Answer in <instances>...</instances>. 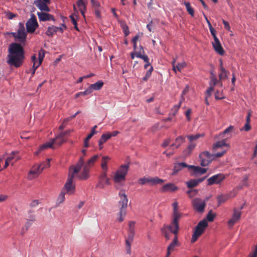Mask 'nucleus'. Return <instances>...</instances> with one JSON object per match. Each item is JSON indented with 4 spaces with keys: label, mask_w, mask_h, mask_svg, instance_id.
Wrapping results in <instances>:
<instances>
[{
    "label": "nucleus",
    "mask_w": 257,
    "mask_h": 257,
    "mask_svg": "<svg viewBox=\"0 0 257 257\" xmlns=\"http://www.w3.org/2000/svg\"><path fill=\"white\" fill-rule=\"evenodd\" d=\"M98 158L99 156L95 155L85 163L84 157H80L76 165L72 166L70 167V171L73 169L74 173H78L82 168V171L78 177L80 180H86L89 177V174L90 168L93 166Z\"/></svg>",
    "instance_id": "1"
},
{
    "label": "nucleus",
    "mask_w": 257,
    "mask_h": 257,
    "mask_svg": "<svg viewBox=\"0 0 257 257\" xmlns=\"http://www.w3.org/2000/svg\"><path fill=\"white\" fill-rule=\"evenodd\" d=\"M181 216H173V219L171 224L169 225H164L161 229L162 232L164 234L167 239H169L167 230L177 235L179 230V220Z\"/></svg>",
    "instance_id": "2"
},
{
    "label": "nucleus",
    "mask_w": 257,
    "mask_h": 257,
    "mask_svg": "<svg viewBox=\"0 0 257 257\" xmlns=\"http://www.w3.org/2000/svg\"><path fill=\"white\" fill-rule=\"evenodd\" d=\"M129 164L122 165L116 171L113 180L115 183H119L125 180V176L128 172Z\"/></svg>",
    "instance_id": "3"
},
{
    "label": "nucleus",
    "mask_w": 257,
    "mask_h": 257,
    "mask_svg": "<svg viewBox=\"0 0 257 257\" xmlns=\"http://www.w3.org/2000/svg\"><path fill=\"white\" fill-rule=\"evenodd\" d=\"M207 226V221L205 219L200 221L198 223L192 235L191 238L192 242H194L197 240L198 238L204 232Z\"/></svg>",
    "instance_id": "4"
},
{
    "label": "nucleus",
    "mask_w": 257,
    "mask_h": 257,
    "mask_svg": "<svg viewBox=\"0 0 257 257\" xmlns=\"http://www.w3.org/2000/svg\"><path fill=\"white\" fill-rule=\"evenodd\" d=\"M17 33L12 32L11 34L15 38L16 41H19L21 43H24L26 40L27 33L25 31L24 25L20 23Z\"/></svg>",
    "instance_id": "5"
},
{
    "label": "nucleus",
    "mask_w": 257,
    "mask_h": 257,
    "mask_svg": "<svg viewBox=\"0 0 257 257\" xmlns=\"http://www.w3.org/2000/svg\"><path fill=\"white\" fill-rule=\"evenodd\" d=\"M74 173L73 169H72L70 171H69V174L67 178V181L64 185V189L66 190V193L69 195L73 194L75 191V185L73 184V180L75 174Z\"/></svg>",
    "instance_id": "6"
},
{
    "label": "nucleus",
    "mask_w": 257,
    "mask_h": 257,
    "mask_svg": "<svg viewBox=\"0 0 257 257\" xmlns=\"http://www.w3.org/2000/svg\"><path fill=\"white\" fill-rule=\"evenodd\" d=\"M164 182V180L159 178L158 177H143L140 178L138 180V183L140 185H145L149 184L150 185H155L158 184H162Z\"/></svg>",
    "instance_id": "7"
},
{
    "label": "nucleus",
    "mask_w": 257,
    "mask_h": 257,
    "mask_svg": "<svg viewBox=\"0 0 257 257\" xmlns=\"http://www.w3.org/2000/svg\"><path fill=\"white\" fill-rule=\"evenodd\" d=\"M8 57L9 59L8 61V63L9 64L14 65L16 67H19L22 63L24 56H20V55L17 54H9Z\"/></svg>",
    "instance_id": "8"
},
{
    "label": "nucleus",
    "mask_w": 257,
    "mask_h": 257,
    "mask_svg": "<svg viewBox=\"0 0 257 257\" xmlns=\"http://www.w3.org/2000/svg\"><path fill=\"white\" fill-rule=\"evenodd\" d=\"M67 27L66 25L64 24H61V26L60 27H56L52 25L48 27L45 34L47 36L52 37L55 34H56L57 32L63 33L64 30Z\"/></svg>",
    "instance_id": "9"
},
{
    "label": "nucleus",
    "mask_w": 257,
    "mask_h": 257,
    "mask_svg": "<svg viewBox=\"0 0 257 257\" xmlns=\"http://www.w3.org/2000/svg\"><path fill=\"white\" fill-rule=\"evenodd\" d=\"M27 31L28 33H32L35 32L38 27V24L37 21L36 16L33 14L31 18L26 23Z\"/></svg>",
    "instance_id": "10"
},
{
    "label": "nucleus",
    "mask_w": 257,
    "mask_h": 257,
    "mask_svg": "<svg viewBox=\"0 0 257 257\" xmlns=\"http://www.w3.org/2000/svg\"><path fill=\"white\" fill-rule=\"evenodd\" d=\"M9 54H17L24 56L23 48L20 44L14 43L10 45L9 49Z\"/></svg>",
    "instance_id": "11"
},
{
    "label": "nucleus",
    "mask_w": 257,
    "mask_h": 257,
    "mask_svg": "<svg viewBox=\"0 0 257 257\" xmlns=\"http://www.w3.org/2000/svg\"><path fill=\"white\" fill-rule=\"evenodd\" d=\"M188 168L190 170V175L195 177L205 174L207 170L206 168H203L194 165H188Z\"/></svg>",
    "instance_id": "12"
},
{
    "label": "nucleus",
    "mask_w": 257,
    "mask_h": 257,
    "mask_svg": "<svg viewBox=\"0 0 257 257\" xmlns=\"http://www.w3.org/2000/svg\"><path fill=\"white\" fill-rule=\"evenodd\" d=\"M109 184V179L107 177V172H102L99 177L98 182L96 185V187L102 189L104 188L105 185Z\"/></svg>",
    "instance_id": "13"
},
{
    "label": "nucleus",
    "mask_w": 257,
    "mask_h": 257,
    "mask_svg": "<svg viewBox=\"0 0 257 257\" xmlns=\"http://www.w3.org/2000/svg\"><path fill=\"white\" fill-rule=\"evenodd\" d=\"M229 148V145L226 143V139H223L221 141L216 142L212 145V149L214 152L216 151L219 149L221 150V152L223 150H226L227 152Z\"/></svg>",
    "instance_id": "14"
},
{
    "label": "nucleus",
    "mask_w": 257,
    "mask_h": 257,
    "mask_svg": "<svg viewBox=\"0 0 257 257\" xmlns=\"http://www.w3.org/2000/svg\"><path fill=\"white\" fill-rule=\"evenodd\" d=\"M226 152V150H223L220 152H217L214 154H210L208 151H204L201 153L200 156L202 157L206 158L207 159H209V161H212L215 158H220L224 155V154Z\"/></svg>",
    "instance_id": "15"
},
{
    "label": "nucleus",
    "mask_w": 257,
    "mask_h": 257,
    "mask_svg": "<svg viewBox=\"0 0 257 257\" xmlns=\"http://www.w3.org/2000/svg\"><path fill=\"white\" fill-rule=\"evenodd\" d=\"M225 179V176L223 174H218L212 176L207 179V185H212L220 183Z\"/></svg>",
    "instance_id": "16"
},
{
    "label": "nucleus",
    "mask_w": 257,
    "mask_h": 257,
    "mask_svg": "<svg viewBox=\"0 0 257 257\" xmlns=\"http://www.w3.org/2000/svg\"><path fill=\"white\" fill-rule=\"evenodd\" d=\"M193 205L197 212L201 213L204 210L206 203L204 201L199 198H196L193 201Z\"/></svg>",
    "instance_id": "17"
},
{
    "label": "nucleus",
    "mask_w": 257,
    "mask_h": 257,
    "mask_svg": "<svg viewBox=\"0 0 257 257\" xmlns=\"http://www.w3.org/2000/svg\"><path fill=\"white\" fill-rule=\"evenodd\" d=\"M119 196L120 200L118 202V204L120 206V209L125 210L128 203L127 195L125 194L124 191L120 190L119 192Z\"/></svg>",
    "instance_id": "18"
},
{
    "label": "nucleus",
    "mask_w": 257,
    "mask_h": 257,
    "mask_svg": "<svg viewBox=\"0 0 257 257\" xmlns=\"http://www.w3.org/2000/svg\"><path fill=\"white\" fill-rule=\"evenodd\" d=\"M241 215V212L234 208L231 218L228 221V225L230 227L233 226L240 219Z\"/></svg>",
    "instance_id": "19"
},
{
    "label": "nucleus",
    "mask_w": 257,
    "mask_h": 257,
    "mask_svg": "<svg viewBox=\"0 0 257 257\" xmlns=\"http://www.w3.org/2000/svg\"><path fill=\"white\" fill-rule=\"evenodd\" d=\"M49 4H50V2H44L43 0H35L34 2V5L40 11L47 12L50 11V9L48 6Z\"/></svg>",
    "instance_id": "20"
},
{
    "label": "nucleus",
    "mask_w": 257,
    "mask_h": 257,
    "mask_svg": "<svg viewBox=\"0 0 257 257\" xmlns=\"http://www.w3.org/2000/svg\"><path fill=\"white\" fill-rule=\"evenodd\" d=\"M37 15L38 16L40 21L45 22L47 21H55L53 15L49 13H44L43 11L41 12H37Z\"/></svg>",
    "instance_id": "21"
},
{
    "label": "nucleus",
    "mask_w": 257,
    "mask_h": 257,
    "mask_svg": "<svg viewBox=\"0 0 257 257\" xmlns=\"http://www.w3.org/2000/svg\"><path fill=\"white\" fill-rule=\"evenodd\" d=\"M41 167V166L38 165L34 166L29 174L28 178L30 180H32L37 177L42 172V169H40Z\"/></svg>",
    "instance_id": "22"
},
{
    "label": "nucleus",
    "mask_w": 257,
    "mask_h": 257,
    "mask_svg": "<svg viewBox=\"0 0 257 257\" xmlns=\"http://www.w3.org/2000/svg\"><path fill=\"white\" fill-rule=\"evenodd\" d=\"M213 47L216 53L220 55H223L224 53V50L218 38H216L212 42Z\"/></svg>",
    "instance_id": "23"
},
{
    "label": "nucleus",
    "mask_w": 257,
    "mask_h": 257,
    "mask_svg": "<svg viewBox=\"0 0 257 257\" xmlns=\"http://www.w3.org/2000/svg\"><path fill=\"white\" fill-rule=\"evenodd\" d=\"M206 177H204L197 179H192L187 181L186 183L187 187L188 188H193L197 186L200 183L206 179Z\"/></svg>",
    "instance_id": "24"
},
{
    "label": "nucleus",
    "mask_w": 257,
    "mask_h": 257,
    "mask_svg": "<svg viewBox=\"0 0 257 257\" xmlns=\"http://www.w3.org/2000/svg\"><path fill=\"white\" fill-rule=\"evenodd\" d=\"M188 165L184 162H181L179 163H176L174 164V168L173 169V172L172 175H176L179 171L182 170L183 168H188Z\"/></svg>",
    "instance_id": "25"
},
{
    "label": "nucleus",
    "mask_w": 257,
    "mask_h": 257,
    "mask_svg": "<svg viewBox=\"0 0 257 257\" xmlns=\"http://www.w3.org/2000/svg\"><path fill=\"white\" fill-rule=\"evenodd\" d=\"M178 190V188L173 183L166 184L162 188V192H175Z\"/></svg>",
    "instance_id": "26"
},
{
    "label": "nucleus",
    "mask_w": 257,
    "mask_h": 257,
    "mask_svg": "<svg viewBox=\"0 0 257 257\" xmlns=\"http://www.w3.org/2000/svg\"><path fill=\"white\" fill-rule=\"evenodd\" d=\"M220 71V72L219 74V86L222 87V81L228 78V74H229V72L227 71L225 68H221V70Z\"/></svg>",
    "instance_id": "27"
},
{
    "label": "nucleus",
    "mask_w": 257,
    "mask_h": 257,
    "mask_svg": "<svg viewBox=\"0 0 257 257\" xmlns=\"http://www.w3.org/2000/svg\"><path fill=\"white\" fill-rule=\"evenodd\" d=\"M178 243V239L177 235H175L174 239H173L172 243L168 246L167 248V253L166 257H169L172 251L174 250L175 247L177 245Z\"/></svg>",
    "instance_id": "28"
},
{
    "label": "nucleus",
    "mask_w": 257,
    "mask_h": 257,
    "mask_svg": "<svg viewBox=\"0 0 257 257\" xmlns=\"http://www.w3.org/2000/svg\"><path fill=\"white\" fill-rule=\"evenodd\" d=\"M185 137L183 136H179L175 139V143L173 144L171 146L170 148L175 147L176 149L178 148L185 141Z\"/></svg>",
    "instance_id": "29"
},
{
    "label": "nucleus",
    "mask_w": 257,
    "mask_h": 257,
    "mask_svg": "<svg viewBox=\"0 0 257 257\" xmlns=\"http://www.w3.org/2000/svg\"><path fill=\"white\" fill-rule=\"evenodd\" d=\"M110 159V158L107 156L102 157L101 163V167L103 170L102 172H107L108 170L107 163Z\"/></svg>",
    "instance_id": "30"
},
{
    "label": "nucleus",
    "mask_w": 257,
    "mask_h": 257,
    "mask_svg": "<svg viewBox=\"0 0 257 257\" xmlns=\"http://www.w3.org/2000/svg\"><path fill=\"white\" fill-rule=\"evenodd\" d=\"M103 82L101 81H98L96 83L91 84L89 87L91 89V91L93 90H100L103 85Z\"/></svg>",
    "instance_id": "31"
},
{
    "label": "nucleus",
    "mask_w": 257,
    "mask_h": 257,
    "mask_svg": "<svg viewBox=\"0 0 257 257\" xmlns=\"http://www.w3.org/2000/svg\"><path fill=\"white\" fill-rule=\"evenodd\" d=\"M77 4L81 14L84 16L86 11L85 3L82 0H78Z\"/></svg>",
    "instance_id": "32"
},
{
    "label": "nucleus",
    "mask_w": 257,
    "mask_h": 257,
    "mask_svg": "<svg viewBox=\"0 0 257 257\" xmlns=\"http://www.w3.org/2000/svg\"><path fill=\"white\" fill-rule=\"evenodd\" d=\"M229 197V195H220L217 196V200L218 203V206H219L220 204L224 203L226 201H227Z\"/></svg>",
    "instance_id": "33"
},
{
    "label": "nucleus",
    "mask_w": 257,
    "mask_h": 257,
    "mask_svg": "<svg viewBox=\"0 0 257 257\" xmlns=\"http://www.w3.org/2000/svg\"><path fill=\"white\" fill-rule=\"evenodd\" d=\"M135 222L133 221H131L129 222V227L128 230V235H131V237L132 236H134L135 235Z\"/></svg>",
    "instance_id": "34"
},
{
    "label": "nucleus",
    "mask_w": 257,
    "mask_h": 257,
    "mask_svg": "<svg viewBox=\"0 0 257 257\" xmlns=\"http://www.w3.org/2000/svg\"><path fill=\"white\" fill-rule=\"evenodd\" d=\"M204 134H196L195 135H188L187 136V138L190 142H193L194 141L196 140L201 137H204Z\"/></svg>",
    "instance_id": "35"
},
{
    "label": "nucleus",
    "mask_w": 257,
    "mask_h": 257,
    "mask_svg": "<svg viewBox=\"0 0 257 257\" xmlns=\"http://www.w3.org/2000/svg\"><path fill=\"white\" fill-rule=\"evenodd\" d=\"M134 237V236H132L131 237V235H128L127 238L125 240V244L127 247V252L128 253H131V243L133 240Z\"/></svg>",
    "instance_id": "36"
},
{
    "label": "nucleus",
    "mask_w": 257,
    "mask_h": 257,
    "mask_svg": "<svg viewBox=\"0 0 257 257\" xmlns=\"http://www.w3.org/2000/svg\"><path fill=\"white\" fill-rule=\"evenodd\" d=\"M62 135L59 134L55 139V144L57 145L58 146L61 145L62 144H63L64 142H65L66 140L65 139V138L62 136Z\"/></svg>",
    "instance_id": "37"
},
{
    "label": "nucleus",
    "mask_w": 257,
    "mask_h": 257,
    "mask_svg": "<svg viewBox=\"0 0 257 257\" xmlns=\"http://www.w3.org/2000/svg\"><path fill=\"white\" fill-rule=\"evenodd\" d=\"M184 4L185 6V7L186 8V10H187V12L189 13V14L192 17H194V10L191 7L190 3L185 2L184 3Z\"/></svg>",
    "instance_id": "38"
},
{
    "label": "nucleus",
    "mask_w": 257,
    "mask_h": 257,
    "mask_svg": "<svg viewBox=\"0 0 257 257\" xmlns=\"http://www.w3.org/2000/svg\"><path fill=\"white\" fill-rule=\"evenodd\" d=\"M54 144H55V142L54 139H53L50 142H48L42 145L40 148V151L44 150L46 148H53V146Z\"/></svg>",
    "instance_id": "39"
},
{
    "label": "nucleus",
    "mask_w": 257,
    "mask_h": 257,
    "mask_svg": "<svg viewBox=\"0 0 257 257\" xmlns=\"http://www.w3.org/2000/svg\"><path fill=\"white\" fill-rule=\"evenodd\" d=\"M199 158L201 160L200 165L203 167L208 166L212 162V161H209V159H207L206 158H204V157L200 156V154L199 155Z\"/></svg>",
    "instance_id": "40"
},
{
    "label": "nucleus",
    "mask_w": 257,
    "mask_h": 257,
    "mask_svg": "<svg viewBox=\"0 0 257 257\" xmlns=\"http://www.w3.org/2000/svg\"><path fill=\"white\" fill-rule=\"evenodd\" d=\"M172 206L173 207V216H181V213L179 212L178 211V203L177 202H174L172 204Z\"/></svg>",
    "instance_id": "41"
},
{
    "label": "nucleus",
    "mask_w": 257,
    "mask_h": 257,
    "mask_svg": "<svg viewBox=\"0 0 257 257\" xmlns=\"http://www.w3.org/2000/svg\"><path fill=\"white\" fill-rule=\"evenodd\" d=\"M109 139L110 136H109L107 133L106 134H103L101 135L100 139L98 140V142H100V144H104Z\"/></svg>",
    "instance_id": "42"
},
{
    "label": "nucleus",
    "mask_w": 257,
    "mask_h": 257,
    "mask_svg": "<svg viewBox=\"0 0 257 257\" xmlns=\"http://www.w3.org/2000/svg\"><path fill=\"white\" fill-rule=\"evenodd\" d=\"M153 70V67L152 66H151L149 70L146 72L145 76L142 78V80L144 81H147L151 76Z\"/></svg>",
    "instance_id": "43"
},
{
    "label": "nucleus",
    "mask_w": 257,
    "mask_h": 257,
    "mask_svg": "<svg viewBox=\"0 0 257 257\" xmlns=\"http://www.w3.org/2000/svg\"><path fill=\"white\" fill-rule=\"evenodd\" d=\"M126 215V210L125 209H120L119 212L118 214V221L122 222L124 220V217Z\"/></svg>",
    "instance_id": "44"
},
{
    "label": "nucleus",
    "mask_w": 257,
    "mask_h": 257,
    "mask_svg": "<svg viewBox=\"0 0 257 257\" xmlns=\"http://www.w3.org/2000/svg\"><path fill=\"white\" fill-rule=\"evenodd\" d=\"M218 83L219 84V80H218L216 78V77L215 75H213L212 77H210V81L209 83V85L212 86H214Z\"/></svg>",
    "instance_id": "45"
},
{
    "label": "nucleus",
    "mask_w": 257,
    "mask_h": 257,
    "mask_svg": "<svg viewBox=\"0 0 257 257\" xmlns=\"http://www.w3.org/2000/svg\"><path fill=\"white\" fill-rule=\"evenodd\" d=\"M233 129V126L232 125L229 126L227 128H226L222 133L219 134V136L220 138L223 137L224 135L225 134H228L231 133Z\"/></svg>",
    "instance_id": "46"
},
{
    "label": "nucleus",
    "mask_w": 257,
    "mask_h": 257,
    "mask_svg": "<svg viewBox=\"0 0 257 257\" xmlns=\"http://www.w3.org/2000/svg\"><path fill=\"white\" fill-rule=\"evenodd\" d=\"M45 57V50L43 49H41L39 52L38 54V62H39V64H41L44 58Z\"/></svg>",
    "instance_id": "47"
},
{
    "label": "nucleus",
    "mask_w": 257,
    "mask_h": 257,
    "mask_svg": "<svg viewBox=\"0 0 257 257\" xmlns=\"http://www.w3.org/2000/svg\"><path fill=\"white\" fill-rule=\"evenodd\" d=\"M216 214L212 213V211L210 210L206 216L207 221H208L209 222H212L213 221L214 217H215Z\"/></svg>",
    "instance_id": "48"
},
{
    "label": "nucleus",
    "mask_w": 257,
    "mask_h": 257,
    "mask_svg": "<svg viewBox=\"0 0 257 257\" xmlns=\"http://www.w3.org/2000/svg\"><path fill=\"white\" fill-rule=\"evenodd\" d=\"M189 89V85H186L185 87L184 88V90H183L181 94V102H183L185 100V97L184 95H185L188 92Z\"/></svg>",
    "instance_id": "49"
},
{
    "label": "nucleus",
    "mask_w": 257,
    "mask_h": 257,
    "mask_svg": "<svg viewBox=\"0 0 257 257\" xmlns=\"http://www.w3.org/2000/svg\"><path fill=\"white\" fill-rule=\"evenodd\" d=\"M31 59L33 63V68L32 69L35 70V71H36V69L39 67V66L41 64H39V62H38L37 65H36V56L35 54H34L33 56H32Z\"/></svg>",
    "instance_id": "50"
},
{
    "label": "nucleus",
    "mask_w": 257,
    "mask_h": 257,
    "mask_svg": "<svg viewBox=\"0 0 257 257\" xmlns=\"http://www.w3.org/2000/svg\"><path fill=\"white\" fill-rule=\"evenodd\" d=\"M65 193H66L64 191L61 192V193H60V194L58 197V199H57V201H58V204H61L64 202V200H65Z\"/></svg>",
    "instance_id": "51"
},
{
    "label": "nucleus",
    "mask_w": 257,
    "mask_h": 257,
    "mask_svg": "<svg viewBox=\"0 0 257 257\" xmlns=\"http://www.w3.org/2000/svg\"><path fill=\"white\" fill-rule=\"evenodd\" d=\"M38 165L41 166L40 169H42V171L44 169L49 168L50 167V159H47L46 161Z\"/></svg>",
    "instance_id": "52"
},
{
    "label": "nucleus",
    "mask_w": 257,
    "mask_h": 257,
    "mask_svg": "<svg viewBox=\"0 0 257 257\" xmlns=\"http://www.w3.org/2000/svg\"><path fill=\"white\" fill-rule=\"evenodd\" d=\"M32 212L30 211L28 213V215L27 217V220L30 221L31 222H34L36 220L35 215L32 213Z\"/></svg>",
    "instance_id": "53"
},
{
    "label": "nucleus",
    "mask_w": 257,
    "mask_h": 257,
    "mask_svg": "<svg viewBox=\"0 0 257 257\" xmlns=\"http://www.w3.org/2000/svg\"><path fill=\"white\" fill-rule=\"evenodd\" d=\"M18 154L17 152H12L8 157L7 158V160L8 161L10 162L11 163L12 162V161L15 158V156L16 154Z\"/></svg>",
    "instance_id": "54"
},
{
    "label": "nucleus",
    "mask_w": 257,
    "mask_h": 257,
    "mask_svg": "<svg viewBox=\"0 0 257 257\" xmlns=\"http://www.w3.org/2000/svg\"><path fill=\"white\" fill-rule=\"evenodd\" d=\"M186 66V64L185 62H183L181 63H178L177 65H176V67L177 70L179 72L181 71V70Z\"/></svg>",
    "instance_id": "55"
},
{
    "label": "nucleus",
    "mask_w": 257,
    "mask_h": 257,
    "mask_svg": "<svg viewBox=\"0 0 257 257\" xmlns=\"http://www.w3.org/2000/svg\"><path fill=\"white\" fill-rule=\"evenodd\" d=\"M190 143L188 145L187 147V150L188 151V153H190L192 152V151L196 147V144L194 143L193 142H190Z\"/></svg>",
    "instance_id": "56"
},
{
    "label": "nucleus",
    "mask_w": 257,
    "mask_h": 257,
    "mask_svg": "<svg viewBox=\"0 0 257 257\" xmlns=\"http://www.w3.org/2000/svg\"><path fill=\"white\" fill-rule=\"evenodd\" d=\"M181 103H182V102H181V99H180L179 104L178 105H175L174 108L172 109V111H174L173 113L174 116L175 115L177 111L180 107Z\"/></svg>",
    "instance_id": "57"
},
{
    "label": "nucleus",
    "mask_w": 257,
    "mask_h": 257,
    "mask_svg": "<svg viewBox=\"0 0 257 257\" xmlns=\"http://www.w3.org/2000/svg\"><path fill=\"white\" fill-rule=\"evenodd\" d=\"M249 257H257V247L254 246L252 249V251L248 255Z\"/></svg>",
    "instance_id": "58"
},
{
    "label": "nucleus",
    "mask_w": 257,
    "mask_h": 257,
    "mask_svg": "<svg viewBox=\"0 0 257 257\" xmlns=\"http://www.w3.org/2000/svg\"><path fill=\"white\" fill-rule=\"evenodd\" d=\"M215 98L216 99L220 100L223 99L224 97L222 96L221 92H220L218 90H217L215 94Z\"/></svg>",
    "instance_id": "59"
},
{
    "label": "nucleus",
    "mask_w": 257,
    "mask_h": 257,
    "mask_svg": "<svg viewBox=\"0 0 257 257\" xmlns=\"http://www.w3.org/2000/svg\"><path fill=\"white\" fill-rule=\"evenodd\" d=\"M198 191L196 189H191L188 190L187 192V193L189 195V196L191 197L193 196H195L197 193Z\"/></svg>",
    "instance_id": "60"
},
{
    "label": "nucleus",
    "mask_w": 257,
    "mask_h": 257,
    "mask_svg": "<svg viewBox=\"0 0 257 257\" xmlns=\"http://www.w3.org/2000/svg\"><path fill=\"white\" fill-rule=\"evenodd\" d=\"M122 27L123 31V33H124L125 36H128L130 34V31H129V29H128V27H127V26L125 24V25L122 26Z\"/></svg>",
    "instance_id": "61"
},
{
    "label": "nucleus",
    "mask_w": 257,
    "mask_h": 257,
    "mask_svg": "<svg viewBox=\"0 0 257 257\" xmlns=\"http://www.w3.org/2000/svg\"><path fill=\"white\" fill-rule=\"evenodd\" d=\"M138 58L142 59L146 63H148L149 61V59L146 55L138 54Z\"/></svg>",
    "instance_id": "62"
},
{
    "label": "nucleus",
    "mask_w": 257,
    "mask_h": 257,
    "mask_svg": "<svg viewBox=\"0 0 257 257\" xmlns=\"http://www.w3.org/2000/svg\"><path fill=\"white\" fill-rule=\"evenodd\" d=\"M214 90V87L213 86H212V85L210 86L208 88V89L206 91V97H210L211 95L212 92Z\"/></svg>",
    "instance_id": "63"
},
{
    "label": "nucleus",
    "mask_w": 257,
    "mask_h": 257,
    "mask_svg": "<svg viewBox=\"0 0 257 257\" xmlns=\"http://www.w3.org/2000/svg\"><path fill=\"white\" fill-rule=\"evenodd\" d=\"M91 93L92 91L89 86L84 91L81 92V95L83 96L90 94Z\"/></svg>",
    "instance_id": "64"
}]
</instances>
